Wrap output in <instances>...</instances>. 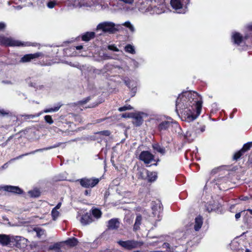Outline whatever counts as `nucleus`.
<instances>
[{"label": "nucleus", "mask_w": 252, "mask_h": 252, "mask_svg": "<svg viewBox=\"0 0 252 252\" xmlns=\"http://www.w3.org/2000/svg\"><path fill=\"white\" fill-rule=\"evenodd\" d=\"M202 97L195 92H185L179 94L176 103V112L180 111L182 121L190 123L200 114Z\"/></svg>", "instance_id": "f257e3e1"}, {"label": "nucleus", "mask_w": 252, "mask_h": 252, "mask_svg": "<svg viewBox=\"0 0 252 252\" xmlns=\"http://www.w3.org/2000/svg\"><path fill=\"white\" fill-rule=\"evenodd\" d=\"M175 129V132L189 142L193 141L197 136V131H195L193 128H189L184 132L177 123H174L173 125Z\"/></svg>", "instance_id": "f03ea898"}, {"label": "nucleus", "mask_w": 252, "mask_h": 252, "mask_svg": "<svg viewBox=\"0 0 252 252\" xmlns=\"http://www.w3.org/2000/svg\"><path fill=\"white\" fill-rule=\"evenodd\" d=\"M189 2L190 0H171L170 4L177 13L184 14L188 10Z\"/></svg>", "instance_id": "7ed1b4c3"}, {"label": "nucleus", "mask_w": 252, "mask_h": 252, "mask_svg": "<svg viewBox=\"0 0 252 252\" xmlns=\"http://www.w3.org/2000/svg\"><path fill=\"white\" fill-rule=\"evenodd\" d=\"M0 45L5 46H28L31 45L29 42H22L4 35H0Z\"/></svg>", "instance_id": "20e7f679"}, {"label": "nucleus", "mask_w": 252, "mask_h": 252, "mask_svg": "<svg viewBox=\"0 0 252 252\" xmlns=\"http://www.w3.org/2000/svg\"><path fill=\"white\" fill-rule=\"evenodd\" d=\"M117 243L125 249L128 250L140 248L144 244L142 241H136L135 240H120Z\"/></svg>", "instance_id": "39448f33"}, {"label": "nucleus", "mask_w": 252, "mask_h": 252, "mask_svg": "<svg viewBox=\"0 0 252 252\" xmlns=\"http://www.w3.org/2000/svg\"><path fill=\"white\" fill-rule=\"evenodd\" d=\"M152 215L150 216L152 218L150 219L153 221H158L160 220L161 209V203L160 201H153L152 203Z\"/></svg>", "instance_id": "423d86ee"}, {"label": "nucleus", "mask_w": 252, "mask_h": 252, "mask_svg": "<svg viewBox=\"0 0 252 252\" xmlns=\"http://www.w3.org/2000/svg\"><path fill=\"white\" fill-rule=\"evenodd\" d=\"M167 120H163L162 117H158L156 119V124L157 125V128L159 131H164L168 129L172 124V126L174 128L173 125L174 122H172L171 118H167ZM175 123H176L175 122Z\"/></svg>", "instance_id": "0eeeda50"}, {"label": "nucleus", "mask_w": 252, "mask_h": 252, "mask_svg": "<svg viewBox=\"0 0 252 252\" xmlns=\"http://www.w3.org/2000/svg\"><path fill=\"white\" fill-rule=\"evenodd\" d=\"M97 29L110 33H114L117 30L115 28V24L112 22H104L99 23L97 26Z\"/></svg>", "instance_id": "6e6552de"}, {"label": "nucleus", "mask_w": 252, "mask_h": 252, "mask_svg": "<svg viewBox=\"0 0 252 252\" xmlns=\"http://www.w3.org/2000/svg\"><path fill=\"white\" fill-rule=\"evenodd\" d=\"M62 106V104L61 103H59L56 105V106L53 108H46L38 113H37L35 115H23V117L25 118V119H33L35 117H38L40 116L43 113H50V112H54L58 111L61 107Z\"/></svg>", "instance_id": "1a4fd4ad"}, {"label": "nucleus", "mask_w": 252, "mask_h": 252, "mask_svg": "<svg viewBox=\"0 0 252 252\" xmlns=\"http://www.w3.org/2000/svg\"><path fill=\"white\" fill-rule=\"evenodd\" d=\"M70 3L76 8L91 7L94 5L93 1L89 0H70Z\"/></svg>", "instance_id": "9d476101"}, {"label": "nucleus", "mask_w": 252, "mask_h": 252, "mask_svg": "<svg viewBox=\"0 0 252 252\" xmlns=\"http://www.w3.org/2000/svg\"><path fill=\"white\" fill-rule=\"evenodd\" d=\"M80 185L84 188H93L99 182L98 178H83L79 180Z\"/></svg>", "instance_id": "9b49d317"}, {"label": "nucleus", "mask_w": 252, "mask_h": 252, "mask_svg": "<svg viewBox=\"0 0 252 252\" xmlns=\"http://www.w3.org/2000/svg\"><path fill=\"white\" fill-rule=\"evenodd\" d=\"M154 158V155L148 151H142L139 156V159L147 165L150 164L153 161H155Z\"/></svg>", "instance_id": "f8f14e48"}, {"label": "nucleus", "mask_w": 252, "mask_h": 252, "mask_svg": "<svg viewBox=\"0 0 252 252\" xmlns=\"http://www.w3.org/2000/svg\"><path fill=\"white\" fill-rule=\"evenodd\" d=\"M28 240L23 237L14 236L12 245L19 249H24L27 247Z\"/></svg>", "instance_id": "ddd939ff"}, {"label": "nucleus", "mask_w": 252, "mask_h": 252, "mask_svg": "<svg viewBox=\"0 0 252 252\" xmlns=\"http://www.w3.org/2000/svg\"><path fill=\"white\" fill-rule=\"evenodd\" d=\"M42 54L40 52H37L34 54H29L24 55L20 60L21 63H27L31 61L32 60L38 58L42 56Z\"/></svg>", "instance_id": "4468645a"}, {"label": "nucleus", "mask_w": 252, "mask_h": 252, "mask_svg": "<svg viewBox=\"0 0 252 252\" xmlns=\"http://www.w3.org/2000/svg\"><path fill=\"white\" fill-rule=\"evenodd\" d=\"M252 146V142H248L245 144L242 148L234 154L233 159L234 160L238 159L245 152L250 150Z\"/></svg>", "instance_id": "2eb2a0df"}, {"label": "nucleus", "mask_w": 252, "mask_h": 252, "mask_svg": "<svg viewBox=\"0 0 252 252\" xmlns=\"http://www.w3.org/2000/svg\"><path fill=\"white\" fill-rule=\"evenodd\" d=\"M13 236V235L0 234V244L2 246L12 245Z\"/></svg>", "instance_id": "dca6fc26"}, {"label": "nucleus", "mask_w": 252, "mask_h": 252, "mask_svg": "<svg viewBox=\"0 0 252 252\" xmlns=\"http://www.w3.org/2000/svg\"><path fill=\"white\" fill-rule=\"evenodd\" d=\"M61 143H57L56 144H55V145H54L53 146H51L47 147H46V148H44L37 149L36 150H34V151H33L32 152H30L29 153H26L25 154L19 156V157H17L15 159H19V158H21L22 157H24L25 156H27V155H29L34 154L36 153V152H43L44 151L48 150H50V149H53V148H57V147L60 146L61 145Z\"/></svg>", "instance_id": "f3484780"}, {"label": "nucleus", "mask_w": 252, "mask_h": 252, "mask_svg": "<svg viewBox=\"0 0 252 252\" xmlns=\"http://www.w3.org/2000/svg\"><path fill=\"white\" fill-rule=\"evenodd\" d=\"M124 81L126 85L131 90V92L133 93V94L132 95V96H133L137 90V81L131 80L129 79H125Z\"/></svg>", "instance_id": "a211bd4d"}, {"label": "nucleus", "mask_w": 252, "mask_h": 252, "mask_svg": "<svg viewBox=\"0 0 252 252\" xmlns=\"http://www.w3.org/2000/svg\"><path fill=\"white\" fill-rule=\"evenodd\" d=\"M3 190L17 194H21L23 192L22 190L18 187L12 186H4L2 187Z\"/></svg>", "instance_id": "6ab92c4d"}, {"label": "nucleus", "mask_w": 252, "mask_h": 252, "mask_svg": "<svg viewBox=\"0 0 252 252\" xmlns=\"http://www.w3.org/2000/svg\"><path fill=\"white\" fill-rule=\"evenodd\" d=\"M247 38V36H245L243 37L239 33L234 32L232 35V39L235 44L239 45L243 41Z\"/></svg>", "instance_id": "aec40b11"}, {"label": "nucleus", "mask_w": 252, "mask_h": 252, "mask_svg": "<svg viewBox=\"0 0 252 252\" xmlns=\"http://www.w3.org/2000/svg\"><path fill=\"white\" fill-rule=\"evenodd\" d=\"M81 222L83 225H87L93 221L91 214L90 213H86L82 215L80 220Z\"/></svg>", "instance_id": "412c9836"}, {"label": "nucleus", "mask_w": 252, "mask_h": 252, "mask_svg": "<svg viewBox=\"0 0 252 252\" xmlns=\"http://www.w3.org/2000/svg\"><path fill=\"white\" fill-rule=\"evenodd\" d=\"M144 115L143 113H134L133 123L137 126H140L143 123V118L141 115Z\"/></svg>", "instance_id": "4be33fe9"}, {"label": "nucleus", "mask_w": 252, "mask_h": 252, "mask_svg": "<svg viewBox=\"0 0 252 252\" xmlns=\"http://www.w3.org/2000/svg\"><path fill=\"white\" fill-rule=\"evenodd\" d=\"M139 8V10L143 13L149 12L150 14H159L161 12L158 8L156 6L154 7L152 6H148L145 9H143L142 7H140Z\"/></svg>", "instance_id": "5701e85b"}, {"label": "nucleus", "mask_w": 252, "mask_h": 252, "mask_svg": "<svg viewBox=\"0 0 252 252\" xmlns=\"http://www.w3.org/2000/svg\"><path fill=\"white\" fill-rule=\"evenodd\" d=\"M120 226V222L118 219H112L108 222V227L110 229H117Z\"/></svg>", "instance_id": "b1692460"}, {"label": "nucleus", "mask_w": 252, "mask_h": 252, "mask_svg": "<svg viewBox=\"0 0 252 252\" xmlns=\"http://www.w3.org/2000/svg\"><path fill=\"white\" fill-rule=\"evenodd\" d=\"M61 243H56L49 246L47 252H61Z\"/></svg>", "instance_id": "393cba45"}, {"label": "nucleus", "mask_w": 252, "mask_h": 252, "mask_svg": "<svg viewBox=\"0 0 252 252\" xmlns=\"http://www.w3.org/2000/svg\"><path fill=\"white\" fill-rule=\"evenodd\" d=\"M203 224V219L201 216H198L195 219V223L194 224V229L195 231H198L201 228Z\"/></svg>", "instance_id": "a878e982"}, {"label": "nucleus", "mask_w": 252, "mask_h": 252, "mask_svg": "<svg viewBox=\"0 0 252 252\" xmlns=\"http://www.w3.org/2000/svg\"><path fill=\"white\" fill-rule=\"evenodd\" d=\"M143 171H145L147 175V179L149 182H154L157 179L158 176L157 172H149L145 169H143Z\"/></svg>", "instance_id": "bb28decb"}, {"label": "nucleus", "mask_w": 252, "mask_h": 252, "mask_svg": "<svg viewBox=\"0 0 252 252\" xmlns=\"http://www.w3.org/2000/svg\"><path fill=\"white\" fill-rule=\"evenodd\" d=\"M95 33L94 32H87L82 36V39L85 41H88L94 38Z\"/></svg>", "instance_id": "cd10ccee"}, {"label": "nucleus", "mask_w": 252, "mask_h": 252, "mask_svg": "<svg viewBox=\"0 0 252 252\" xmlns=\"http://www.w3.org/2000/svg\"><path fill=\"white\" fill-rule=\"evenodd\" d=\"M153 148L154 150L162 155H164L165 153V148L161 146L159 144L156 143L153 144Z\"/></svg>", "instance_id": "c85d7f7f"}, {"label": "nucleus", "mask_w": 252, "mask_h": 252, "mask_svg": "<svg viewBox=\"0 0 252 252\" xmlns=\"http://www.w3.org/2000/svg\"><path fill=\"white\" fill-rule=\"evenodd\" d=\"M142 217L140 215H138L136 216V218L135 221V223L133 226V230L136 231L140 228V225L141 224Z\"/></svg>", "instance_id": "c756f323"}, {"label": "nucleus", "mask_w": 252, "mask_h": 252, "mask_svg": "<svg viewBox=\"0 0 252 252\" xmlns=\"http://www.w3.org/2000/svg\"><path fill=\"white\" fill-rule=\"evenodd\" d=\"M64 243L70 247H74L77 245L78 241L76 238L73 237L66 240Z\"/></svg>", "instance_id": "7c9ffc66"}, {"label": "nucleus", "mask_w": 252, "mask_h": 252, "mask_svg": "<svg viewBox=\"0 0 252 252\" xmlns=\"http://www.w3.org/2000/svg\"><path fill=\"white\" fill-rule=\"evenodd\" d=\"M92 214L96 219H99L101 217L102 213L100 210L94 208L92 210Z\"/></svg>", "instance_id": "2f4dec72"}, {"label": "nucleus", "mask_w": 252, "mask_h": 252, "mask_svg": "<svg viewBox=\"0 0 252 252\" xmlns=\"http://www.w3.org/2000/svg\"><path fill=\"white\" fill-rule=\"evenodd\" d=\"M125 50L126 52L134 54L135 53L134 47L131 44H127L125 47Z\"/></svg>", "instance_id": "473e14b6"}, {"label": "nucleus", "mask_w": 252, "mask_h": 252, "mask_svg": "<svg viewBox=\"0 0 252 252\" xmlns=\"http://www.w3.org/2000/svg\"><path fill=\"white\" fill-rule=\"evenodd\" d=\"M122 25L128 28L132 33H133L135 32L134 27L129 21L125 22L122 24Z\"/></svg>", "instance_id": "72a5a7b5"}, {"label": "nucleus", "mask_w": 252, "mask_h": 252, "mask_svg": "<svg viewBox=\"0 0 252 252\" xmlns=\"http://www.w3.org/2000/svg\"><path fill=\"white\" fill-rule=\"evenodd\" d=\"M218 208V204H208L206 205V210L208 211L209 212H212L213 211L216 210Z\"/></svg>", "instance_id": "f704fd0d"}, {"label": "nucleus", "mask_w": 252, "mask_h": 252, "mask_svg": "<svg viewBox=\"0 0 252 252\" xmlns=\"http://www.w3.org/2000/svg\"><path fill=\"white\" fill-rule=\"evenodd\" d=\"M29 194L32 197H36L40 195V191L37 189L30 190L28 192Z\"/></svg>", "instance_id": "c9c22d12"}, {"label": "nucleus", "mask_w": 252, "mask_h": 252, "mask_svg": "<svg viewBox=\"0 0 252 252\" xmlns=\"http://www.w3.org/2000/svg\"><path fill=\"white\" fill-rule=\"evenodd\" d=\"M58 4V2L56 0H51L47 3V6L50 9L53 8Z\"/></svg>", "instance_id": "e433bc0d"}, {"label": "nucleus", "mask_w": 252, "mask_h": 252, "mask_svg": "<svg viewBox=\"0 0 252 252\" xmlns=\"http://www.w3.org/2000/svg\"><path fill=\"white\" fill-rule=\"evenodd\" d=\"M51 215L52 219L54 220H56L58 218V217L60 216V212L58 210H56L55 209H52L51 211Z\"/></svg>", "instance_id": "4c0bfd02"}, {"label": "nucleus", "mask_w": 252, "mask_h": 252, "mask_svg": "<svg viewBox=\"0 0 252 252\" xmlns=\"http://www.w3.org/2000/svg\"><path fill=\"white\" fill-rule=\"evenodd\" d=\"M90 100V97H87V98L84 99L82 100L79 101L74 104L78 106H83L84 104H86Z\"/></svg>", "instance_id": "58836bf2"}, {"label": "nucleus", "mask_w": 252, "mask_h": 252, "mask_svg": "<svg viewBox=\"0 0 252 252\" xmlns=\"http://www.w3.org/2000/svg\"><path fill=\"white\" fill-rule=\"evenodd\" d=\"M162 248L166 249V252H173V249L170 247V244L168 243H164Z\"/></svg>", "instance_id": "ea45409f"}, {"label": "nucleus", "mask_w": 252, "mask_h": 252, "mask_svg": "<svg viewBox=\"0 0 252 252\" xmlns=\"http://www.w3.org/2000/svg\"><path fill=\"white\" fill-rule=\"evenodd\" d=\"M27 83L29 84V85L31 87H33L34 88H37V84L35 82H32L31 78H27L26 80Z\"/></svg>", "instance_id": "a19ab883"}, {"label": "nucleus", "mask_w": 252, "mask_h": 252, "mask_svg": "<svg viewBox=\"0 0 252 252\" xmlns=\"http://www.w3.org/2000/svg\"><path fill=\"white\" fill-rule=\"evenodd\" d=\"M44 120L46 123L49 124H52L54 122L52 117L50 115H46L44 116Z\"/></svg>", "instance_id": "79ce46f5"}, {"label": "nucleus", "mask_w": 252, "mask_h": 252, "mask_svg": "<svg viewBox=\"0 0 252 252\" xmlns=\"http://www.w3.org/2000/svg\"><path fill=\"white\" fill-rule=\"evenodd\" d=\"M132 109V107L130 105H127L123 107H120L118 110L120 112H122L127 110H131Z\"/></svg>", "instance_id": "37998d69"}, {"label": "nucleus", "mask_w": 252, "mask_h": 252, "mask_svg": "<svg viewBox=\"0 0 252 252\" xmlns=\"http://www.w3.org/2000/svg\"><path fill=\"white\" fill-rule=\"evenodd\" d=\"M119 1L128 5H132L134 2V0H119Z\"/></svg>", "instance_id": "c03bdc74"}, {"label": "nucleus", "mask_w": 252, "mask_h": 252, "mask_svg": "<svg viewBox=\"0 0 252 252\" xmlns=\"http://www.w3.org/2000/svg\"><path fill=\"white\" fill-rule=\"evenodd\" d=\"M35 230L36 232L37 236L39 237L44 234V231L42 229L37 228Z\"/></svg>", "instance_id": "a18cd8bd"}, {"label": "nucleus", "mask_w": 252, "mask_h": 252, "mask_svg": "<svg viewBox=\"0 0 252 252\" xmlns=\"http://www.w3.org/2000/svg\"><path fill=\"white\" fill-rule=\"evenodd\" d=\"M205 126L204 125H202L200 126L199 128H198V129L196 128L195 130V131L199 132H197V133H200L204 132L205 131Z\"/></svg>", "instance_id": "49530a36"}, {"label": "nucleus", "mask_w": 252, "mask_h": 252, "mask_svg": "<svg viewBox=\"0 0 252 252\" xmlns=\"http://www.w3.org/2000/svg\"><path fill=\"white\" fill-rule=\"evenodd\" d=\"M134 114L133 113H126L122 115V117L124 118H132L134 117Z\"/></svg>", "instance_id": "de8ad7c7"}, {"label": "nucleus", "mask_w": 252, "mask_h": 252, "mask_svg": "<svg viewBox=\"0 0 252 252\" xmlns=\"http://www.w3.org/2000/svg\"><path fill=\"white\" fill-rule=\"evenodd\" d=\"M108 49L110 50L114 51H118L119 49L117 48L116 46L114 45H110L108 46Z\"/></svg>", "instance_id": "09e8293b"}, {"label": "nucleus", "mask_w": 252, "mask_h": 252, "mask_svg": "<svg viewBox=\"0 0 252 252\" xmlns=\"http://www.w3.org/2000/svg\"><path fill=\"white\" fill-rule=\"evenodd\" d=\"M9 114V112L5 110L4 109L0 108V115L5 116L8 115Z\"/></svg>", "instance_id": "8fccbe9b"}, {"label": "nucleus", "mask_w": 252, "mask_h": 252, "mask_svg": "<svg viewBox=\"0 0 252 252\" xmlns=\"http://www.w3.org/2000/svg\"><path fill=\"white\" fill-rule=\"evenodd\" d=\"M99 134L105 135V136H109L110 134V132L108 130H103L101 131L98 132Z\"/></svg>", "instance_id": "3c124183"}, {"label": "nucleus", "mask_w": 252, "mask_h": 252, "mask_svg": "<svg viewBox=\"0 0 252 252\" xmlns=\"http://www.w3.org/2000/svg\"><path fill=\"white\" fill-rule=\"evenodd\" d=\"M212 112L214 113L215 112L218 110V105L217 103H213L212 105Z\"/></svg>", "instance_id": "603ef678"}, {"label": "nucleus", "mask_w": 252, "mask_h": 252, "mask_svg": "<svg viewBox=\"0 0 252 252\" xmlns=\"http://www.w3.org/2000/svg\"><path fill=\"white\" fill-rule=\"evenodd\" d=\"M6 27V25L3 22H0V31L3 30Z\"/></svg>", "instance_id": "864d4df0"}, {"label": "nucleus", "mask_w": 252, "mask_h": 252, "mask_svg": "<svg viewBox=\"0 0 252 252\" xmlns=\"http://www.w3.org/2000/svg\"><path fill=\"white\" fill-rule=\"evenodd\" d=\"M124 220L125 221H126L128 224H131L132 222V219H128L127 218H125Z\"/></svg>", "instance_id": "5fc2aeb1"}, {"label": "nucleus", "mask_w": 252, "mask_h": 252, "mask_svg": "<svg viewBox=\"0 0 252 252\" xmlns=\"http://www.w3.org/2000/svg\"><path fill=\"white\" fill-rule=\"evenodd\" d=\"M62 205L61 202H59L53 209H55L56 210H58V209H60Z\"/></svg>", "instance_id": "6e6d98bb"}, {"label": "nucleus", "mask_w": 252, "mask_h": 252, "mask_svg": "<svg viewBox=\"0 0 252 252\" xmlns=\"http://www.w3.org/2000/svg\"><path fill=\"white\" fill-rule=\"evenodd\" d=\"M132 63L133 65L136 68L138 66V63L135 60H132Z\"/></svg>", "instance_id": "4d7b16f0"}, {"label": "nucleus", "mask_w": 252, "mask_h": 252, "mask_svg": "<svg viewBox=\"0 0 252 252\" xmlns=\"http://www.w3.org/2000/svg\"><path fill=\"white\" fill-rule=\"evenodd\" d=\"M132 9L130 8L128 6H125L124 7V10L125 11H129L130 10H131Z\"/></svg>", "instance_id": "13d9d810"}, {"label": "nucleus", "mask_w": 252, "mask_h": 252, "mask_svg": "<svg viewBox=\"0 0 252 252\" xmlns=\"http://www.w3.org/2000/svg\"><path fill=\"white\" fill-rule=\"evenodd\" d=\"M235 217L236 220L239 219L241 217V213L236 214Z\"/></svg>", "instance_id": "bf43d9fd"}, {"label": "nucleus", "mask_w": 252, "mask_h": 252, "mask_svg": "<svg viewBox=\"0 0 252 252\" xmlns=\"http://www.w3.org/2000/svg\"><path fill=\"white\" fill-rule=\"evenodd\" d=\"M236 111H237V109H233L232 113L230 115V118H232L233 117V114L234 113H235Z\"/></svg>", "instance_id": "052dcab7"}, {"label": "nucleus", "mask_w": 252, "mask_h": 252, "mask_svg": "<svg viewBox=\"0 0 252 252\" xmlns=\"http://www.w3.org/2000/svg\"><path fill=\"white\" fill-rule=\"evenodd\" d=\"M145 172V171H143L142 170V171H140L139 172V176L141 178H144V176L142 175V174Z\"/></svg>", "instance_id": "680f3d73"}, {"label": "nucleus", "mask_w": 252, "mask_h": 252, "mask_svg": "<svg viewBox=\"0 0 252 252\" xmlns=\"http://www.w3.org/2000/svg\"><path fill=\"white\" fill-rule=\"evenodd\" d=\"M101 9H106V8H107L108 7V5L107 4H106V5H105V4L101 5Z\"/></svg>", "instance_id": "e2e57ef3"}, {"label": "nucleus", "mask_w": 252, "mask_h": 252, "mask_svg": "<svg viewBox=\"0 0 252 252\" xmlns=\"http://www.w3.org/2000/svg\"><path fill=\"white\" fill-rule=\"evenodd\" d=\"M75 48L76 50H80L83 48V46L82 45L77 46Z\"/></svg>", "instance_id": "0e129e2a"}, {"label": "nucleus", "mask_w": 252, "mask_h": 252, "mask_svg": "<svg viewBox=\"0 0 252 252\" xmlns=\"http://www.w3.org/2000/svg\"><path fill=\"white\" fill-rule=\"evenodd\" d=\"M219 170V168L214 169L212 171V173H216Z\"/></svg>", "instance_id": "69168bd1"}, {"label": "nucleus", "mask_w": 252, "mask_h": 252, "mask_svg": "<svg viewBox=\"0 0 252 252\" xmlns=\"http://www.w3.org/2000/svg\"><path fill=\"white\" fill-rule=\"evenodd\" d=\"M247 199H248V197L247 196L243 197L241 199L242 200H247Z\"/></svg>", "instance_id": "338daca9"}, {"label": "nucleus", "mask_w": 252, "mask_h": 252, "mask_svg": "<svg viewBox=\"0 0 252 252\" xmlns=\"http://www.w3.org/2000/svg\"><path fill=\"white\" fill-rule=\"evenodd\" d=\"M248 28L249 30H250L251 31H252V24L249 25L248 26Z\"/></svg>", "instance_id": "774afa93"}]
</instances>
